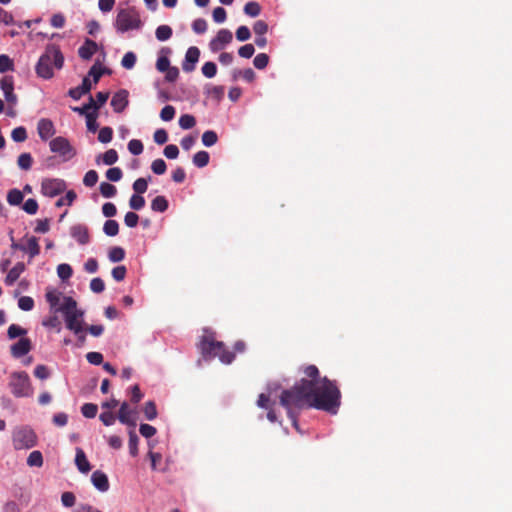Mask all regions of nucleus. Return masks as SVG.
Instances as JSON below:
<instances>
[{"label": "nucleus", "instance_id": "11", "mask_svg": "<svg viewBox=\"0 0 512 512\" xmlns=\"http://www.w3.org/2000/svg\"><path fill=\"white\" fill-rule=\"evenodd\" d=\"M32 349V343L29 338L22 337L18 342L13 344L10 348L11 355L14 358H20L30 352Z\"/></svg>", "mask_w": 512, "mask_h": 512}, {"label": "nucleus", "instance_id": "45", "mask_svg": "<svg viewBox=\"0 0 512 512\" xmlns=\"http://www.w3.org/2000/svg\"><path fill=\"white\" fill-rule=\"evenodd\" d=\"M129 206L133 210H140L145 206V199L139 194H134L129 200Z\"/></svg>", "mask_w": 512, "mask_h": 512}, {"label": "nucleus", "instance_id": "57", "mask_svg": "<svg viewBox=\"0 0 512 512\" xmlns=\"http://www.w3.org/2000/svg\"><path fill=\"white\" fill-rule=\"evenodd\" d=\"M148 182L145 178H138L133 183V190L136 194H143L147 191Z\"/></svg>", "mask_w": 512, "mask_h": 512}, {"label": "nucleus", "instance_id": "59", "mask_svg": "<svg viewBox=\"0 0 512 512\" xmlns=\"http://www.w3.org/2000/svg\"><path fill=\"white\" fill-rule=\"evenodd\" d=\"M22 208L26 213L34 215L37 213L38 203L35 199L29 198L25 201Z\"/></svg>", "mask_w": 512, "mask_h": 512}, {"label": "nucleus", "instance_id": "3", "mask_svg": "<svg viewBox=\"0 0 512 512\" xmlns=\"http://www.w3.org/2000/svg\"><path fill=\"white\" fill-rule=\"evenodd\" d=\"M64 64V56L56 45H49L45 53L40 57L36 65V73L39 77L50 79L53 77V67L61 69Z\"/></svg>", "mask_w": 512, "mask_h": 512}, {"label": "nucleus", "instance_id": "61", "mask_svg": "<svg viewBox=\"0 0 512 512\" xmlns=\"http://www.w3.org/2000/svg\"><path fill=\"white\" fill-rule=\"evenodd\" d=\"M212 17L216 23H223L227 18L226 10L223 7H216L213 10Z\"/></svg>", "mask_w": 512, "mask_h": 512}, {"label": "nucleus", "instance_id": "2", "mask_svg": "<svg viewBox=\"0 0 512 512\" xmlns=\"http://www.w3.org/2000/svg\"><path fill=\"white\" fill-rule=\"evenodd\" d=\"M203 360H212L216 357L223 364H231L235 359L234 352L228 350L223 342L216 339V333L211 329H204L197 344Z\"/></svg>", "mask_w": 512, "mask_h": 512}, {"label": "nucleus", "instance_id": "37", "mask_svg": "<svg viewBox=\"0 0 512 512\" xmlns=\"http://www.w3.org/2000/svg\"><path fill=\"white\" fill-rule=\"evenodd\" d=\"M62 294L55 290L47 291L45 297L47 302L50 304L51 308L57 309L56 307L59 305L60 298Z\"/></svg>", "mask_w": 512, "mask_h": 512}, {"label": "nucleus", "instance_id": "30", "mask_svg": "<svg viewBox=\"0 0 512 512\" xmlns=\"http://www.w3.org/2000/svg\"><path fill=\"white\" fill-rule=\"evenodd\" d=\"M100 193L105 198L114 197L117 193V189L113 184L108 182H102L99 186Z\"/></svg>", "mask_w": 512, "mask_h": 512}, {"label": "nucleus", "instance_id": "16", "mask_svg": "<svg viewBox=\"0 0 512 512\" xmlns=\"http://www.w3.org/2000/svg\"><path fill=\"white\" fill-rule=\"evenodd\" d=\"M91 482L100 492H106L110 487L107 475L100 470H96L92 473Z\"/></svg>", "mask_w": 512, "mask_h": 512}, {"label": "nucleus", "instance_id": "40", "mask_svg": "<svg viewBox=\"0 0 512 512\" xmlns=\"http://www.w3.org/2000/svg\"><path fill=\"white\" fill-rule=\"evenodd\" d=\"M224 87L223 86H213L207 89V94L210 98L215 101H220L224 97Z\"/></svg>", "mask_w": 512, "mask_h": 512}, {"label": "nucleus", "instance_id": "18", "mask_svg": "<svg viewBox=\"0 0 512 512\" xmlns=\"http://www.w3.org/2000/svg\"><path fill=\"white\" fill-rule=\"evenodd\" d=\"M92 88L91 82L88 77H84L80 86L71 88L68 95L74 100H79L84 94L90 92Z\"/></svg>", "mask_w": 512, "mask_h": 512}, {"label": "nucleus", "instance_id": "49", "mask_svg": "<svg viewBox=\"0 0 512 512\" xmlns=\"http://www.w3.org/2000/svg\"><path fill=\"white\" fill-rule=\"evenodd\" d=\"M201 71L205 77L212 78L217 73V66L214 62L209 61L202 66Z\"/></svg>", "mask_w": 512, "mask_h": 512}, {"label": "nucleus", "instance_id": "25", "mask_svg": "<svg viewBox=\"0 0 512 512\" xmlns=\"http://www.w3.org/2000/svg\"><path fill=\"white\" fill-rule=\"evenodd\" d=\"M23 193L18 189H11L7 194V202L12 206H17L23 201Z\"/></svg>", "mask_w": 512, "mask_h": 512}, {"label": "nucleus", "instance_id": "39", "mask_svg": "<svg viewBox=\"0 0 512 512\" xmlns=\"http://www.w3.org/2000/svg\"><path fill=\"white\" fill-rule=\"evenodd\" d=\"M73 270L69 264H59L57 267L58 277L62 280H67L72 276Z\"/></svg>", "mask_w": 512, "mask_h": 512}, {"label": "nucleus", "instance_id": "56", "mask_svg": "<svg viewBox=\"0 0 512 512\" xmlns=\"http://www.w3.org/2000/svg\"><path fill=\"white\" fill-rule=\"evenodd\" d=\"M105 74V68H102L95 63L89 70L88 75L93 77L94 83H98L102 75Z\"/></svg>", "mask_w": 512, "mask_h": 512}, {"label": "nucleus", "instance_id": "35", "mask_svg": "<svg viewBox=\"0 0 512 512\" xmlns=\"http://www.w3.org/2000/svg\"><path fill=\"white\" fill-rule=\"evenodd\" d=\"M143 412L147 420H153L157 417V408L154 401H148L145 403Z\"/></svg>", "mask_w": 512, "mask_h": 512}, {"label": "nucleus", "instance_id": "52", "mask_svg": "<svg viewBox=\"0 0 512 512\" xmlns=\"http://www.w3.org/2000/svg\"><path fill=\"white\" fill-rule=\"evenodd\" d=\"M151 169L155 174L162 175L166 172L167 166L165 161L159 158L152 162Z\"/></svg>", "mask_w": 512, "mask_h": 512}, {"label": "nucleus", "instance_id": "17", "mask_svg": "<svg viewBox=\"0 0 512 512\" xmlns=\"http://www.w3.org/2000/svg\"><path fill=\"white\" fill-rule=\"evenodd\" d=\"M97 50L98 44L95 41L87 38L83 45L79 47L78 54L79 57L83 60H90L92 56L97 52Z\"/></svg>", "mask_w": 512, "mask_h": 512}, {"label": "nucleus", "instance_id": "14", "mask_svg": "<svg viewBox=\"0 0 512 512\" xmlns=\"http://www.w3.org/2000/svg\"><path fill=\"white\" fill-rule=\"evenodd\" d=\"M128 92L126 90H119L114 94L111 100V106L116 113H121L128 106Z\"/></svg>", "mask_w": 512, "mask_h": 512}, {"label": "nucleus", "instance_id": "7", "mask_svg": "<svg viewBox=\"0 0 512 512\" xmlns=\"http://www.w3.org/2000/svg\"><path fill=\"white\" fill-rule=\"evenodd\" d=\"M9 387L17 398L29 397L33 393L29 375L25 371L13 372L10 375Z\"/></svg>", "mask_w": 512, "mask_h": 512}, {"label": "nucleus", "instance_id": "63", "mask_svg": "<svg viewBox=\"0 0 512 512\" xmlns=\"http://www.w3.org/2000/svg\"><path fill=\"white\" fill-rule=\"evenodd\" d=\"M253 31L256 36L265 35L268 31V24L263 20H258L253 25Z\"/></svg>", "mask_w": 512, "mask_h": 512}, {"label": "nucleus", "instance_id": "50", "mask_svg": "<svg viewBox=\"0 0 512 512\" xmlns=\"http://www.w3.org/2000/svg\"><path fill=\"white\" fill-rule=\"evenodd\" d=\"M98 181V173L95 170H89L83 178V184L87 187H93Z\"/></svg>", "mask_w": 512, "mask_h": 512}, {"label": "nucleus", "instance_id": "22", "mask_svg": "<svg viewBox=\"0 0 512 512\" xmlns=\"http://www.w3.org/2000/svg\"><path fill=\"white\" fill-rule=\"evenodd\" d=\"M75 464L78 470L82 473H88L91 469L90 463L84 451L80 448H77L76 450Z\"/></svg>", "mask_w": 512, "mask_h": 512}, {"label": "nucleus", "instance_id": "19", "mask_svg": "<svg viewBox=\"0 0 512 512\" xmlns=\"http://www.w3.org/2000/svg\"><path fill=\"white\" fill-rule=\"evenodd\" d=\"M134 411L129 408V405L127 402H123L120 406L119 413H118V419L121 423L127 424L130 426H135L136 421L133 418Z\"/></svg>", "mask_w": 512, "mask_h": 512}, {"label": "nucleus", "instance_id": "55", "mask_svg": "<svg viewBox=\"0 0 512 512\" xmlns=\"http://www.w3.org/2000/svg\"><path fill=\"white\" fill-rule=\"evenodd\" d=\"M128 150L133 155H140L143 152V144L140 140L132 139L128 143Z\"/></svg>", "mask_w": 512, "mask_h": 512}, {"label": "nucleus", "instance_id": "34", "mask_svg": "<svg viewBox=\"0 0 512 512\" xmlns=\"http://www.w3.org/2000/svg\"><path fill=\"white\" fill-rule=\"evenodd\" d=\"M210 155L207 151H198L194 154V165L197 167H205L209 163Z\"/></svg>", "mask_w": 512, "mask_h": 512}, {"label": "nucleus", "instance_id": "33", "mask_svg": "<svg viewBox=\"0 0 512 512\" xmlns=\"http://www.w3.org/2000/svg\"><path fill=\"white\" fill-rule=\"evenodd\" d=\"M33 158L30 153H22L19 155L17 164L22 170H29L32 166Z\"/></svg>", "mask_w": 512, "mask_h": 512}, {"label": "nucleus", "instance_id": "44", "mask_svg": "<svg viewBox=\"0 0 512 512\" xmlns=\"http://www.w3.org/2000/svg\"><path fill=\"white\" fill-rule=\"evenodd\" d=\"M76 197H77L76 193L73 190H69L66 193L65 197H62L56 201L55 206L62 207L65 204L70 206V205H72V203L74 202Z\"/></svg>", "mask_w": 512, "mask_h": 512}, {"label": "nucleus", "instance_id": "62", "mask_svg": "<svg viewBox=\"0 0 512 512\" xmlns=\"http://www.w3.org/2000/svg\"><path fill=\"white\" fill-rule=\"evenodd\" d=\"M255 48L252 44H245L238 49V54L242 58L249 59L253 56Z\"/></svg>", "mask_w": 512, "mask_h": 512}, {"label": "nucleus", "instance_id": "51", "mask_svg": "<svg viewBox=\"0 0 512 512\" xmlns=\"http://www.w3.org/2000/svg\"><path fill=\"white\" fill-rule=\"evenodd\" d=\"M123 176L122 170L119 167H112L106 171V177L109 181H120Z\"/></svg>", "mask_w": 512, "mask_h": 512}, {"label": "nucleus", "instance_id": "10", "mask_svg": "<svg viewBox=\"0 0 512 512\" xmlns=\"http://www.w3.org/2000/svg\"><path fill=\"white\" fill-rule=\"evenodd\" d=\"M0 87L4 93L5 100L15 105L17 103V95L14 93V81L12 76H5L0 80Z\"/></svg>", "mask_w": 512, "mask_h": 512}, {"label": "nucleus", "instance_id": "8", "mask_svg": "<svg viewBox=\"0 0 512 512\" xmlns=\"http://www.w3.org/2000/svg\"><path fill=\"white\" fill-rule=\"evenodd\" d=\"M66 189V183L62 179L46 178L41 183V192L44 196L55 197Z\"/></svg>", "mask_w": 512, "mask_h": 512}, {"label": "nucleus", "instance_id": "26", "mask_svg": "<svg viewBox=\"0 0 512 512\" xmlns=\"http://www.w3.org/2000/svg\"><path fill=\"white\" fill-rule=\"evenodd\" d=\"M103 231L107 236L113 237L119 233V224L116 220H107L104 223Z\"/></svg>", "mask_w": 512, "mask_h": 512}, {"label": "nucleus", "instance_id": "42", "mask_svg": "<svg viewBox=\"0 0 512 512\" xmlns=\"http://www.w3.org/2000/svg\"><path fill=\"white\" fill-rule=\"evenodd\" d=\"M101 157L105 165H113L118 160V153L115 149H109Z\"/></svg>", "mask_w": 512, "mask_h": 512}, {"label": "nucleus", "instance_id": "60", "mask_svg": "<svg viewBox=\"0 0 512 512\" xmlns=\"http://www.w3.org/2000/svg\"><path fill=\"white\" fill-rule=\"evenodd\" d=\"M175 116V108L171 105H166L160 112V118L163 121H171Z\"/></svg>", "mask_w": 512, "mask_h": 512}, {"label": "nucleus", "instance_id": "43", "mask_svg": "<svg viewBox=\"0 0 512 512\" xmlns=\"http://www.w3.org/2000/svg\"><path fill=\"white\" fill-rule=\"evenodd\" d=\"M97 411H98V407L96 404H93V403H85L81 407V412H82L83 416L86 418H94L97 414Z\"/></svg>", "mask_w": 512, "mask_h": 512}, {"label": "nucleus", "instance_id": "36", "mask_svg": "<svg viewBox=\"0 0 512 512\" xmlns=\"http://www.w3.org/2000/svg\"><path fill=\"white\" fill-rule=\"evenodd\" d=\"M138 442H139V438H138L137 434L135 433V431H133V430L129 431V443H128L129 453L134 457L137 456V454H138Z\"/></svg>", "mask_w": 512, "mask_h": 512}, {"label": "nucleus", "instance_id": "23", "mask_svg": "<svg viewBox=\"0 0 512 512\" xmlns=\"http://www.w3.org/2000/svg\"><path fill=\"white\" fill-rule=\"evenodd\" d=\"M151 209L163 213L168 209V201L164 196H157L151 202Z\"/></svg>", "mask_w": 512, "mask_h": 512}, {"label": "nucleus", "instance_id": "6", "mask_svg": "<svg viewBox=\"0 0 512 512\" xmlns=\"http://www.w3.org/2000/svg\"><path fill=\"white\" fill-rule=\"evenodd\" d=\"M12 443L16 450L30 449L37 444V435L30 426H17L12 432Z\"/></svg>", "mask_w": 512, "mask_h": 512}, {"label": "nucleus", "instance_id": "24", "mask_svg": "<svg viewBox=\"0 0 512 512\" xmlns=\"http://www.w3.org/2000/svg\"><path fill=\"white\" fill-rule=\"evenodd\" d=\"M27 465L30 467H42L43 466V455L40 451H32L27 458Z\"/></svg>", "mask_w": 512, "mask_h": 512}, {"label": "nucleus", "instance_id": "1", "mask_svg": "<svg viewBox=\"0 0 512 512\" xmlns=\"http://www.w3.org/2000/svg\"><path fill=\"white\" fill-rule=\"evenodd\" d=\"M304 377L280 395V404L287 410L293 426L298 429L296 409L315 408L336 414L341 405V392L336 381L321 377L315 365L302 368Z\"/></svg>", "mask_w": 512, "mask_h": 512}, {"label": "nucleus", "instance_id": "31", "mask_svg": "<svg viewBox=\"0 0 512 512\" xmlns=\"http://www.w3.org/2000/svg\"><path fill=\"white\" fill-rule=\"evenodd\" d=\"M27 334V330L17 324H11L8 327L7 335L9 339H15L17 337H23Z\"/></svg>", "mask_w": 512, "mask_h": 512}, {"label": "nucleus", "instance_id": "20", "mask_svg": "<svg viewBox=\"0 0 512 512\" xmlns=\"http://www.w3.org/2000/svg\"><path fill=\"white\" fill-rule=\"evenodd\" d=\"M26 266L23 262H18L14 265L13 268L10 269L8 274L5 277V284L7 286H12L20 277V275L25 271Z\"/></svg>", "mask_w": 512, "mask_h": 512}, {"label": "nucleus", "instance_id": "46", "mask_svg": "<svg viewBox=\"0 0 512 512\" xmlns=\"http://www.w3.org/2000/svg\"><path fill=\"white\" fill-rule=\"evenodd\" d=\"M11 137L15 142H24L27 139V131L22 126L14 128Z\"/></svg>", "mask_w": 512, "mask_h": 512}, {"label": "nucleus", "instance_id": "32", "mask_svg": "<svg viewBox=\"0 0 512 512\" xmlns=\"http://www.w3.org/2000/svg\"><path fill=\"white\" fill-rule=\"evenodd\" d=\"M91 109H94L95 112L98 109V106L96 105L95 100L93 99L92 96L89 97V102L87 104H84L82 107H73L72 108V110L74 112H77V113H79L81 115H85V116H86V113H91L90 112Z\"/></svg>", "mask_w": 512, "mask_h": 512}, {"label": "nucleus", "instance_id": "15", "mask_svg": "<svg viewBox=\"0 0 512 512\" xmlns=\"http://www.w3.org/2000/svg\"><path fill=\"white\" fill-rule=\"evenodd\" d=\"M39 137L46 141L55 134L54 124L50 119H40L37 125Z\"/></svg>", "mask_w": 512, "mask_h": 512}, {"label": "nucleus", "instance_id": "54", "mask_svg": "<svg viewBox=\"0 0 512 512\" xmlns=\"http://www.w3.org/2000/svg\"><path fill=\"white\" fill-rule=\"evenodd\" d=\"M18 306L23 311H30L34 307V300L29 296H22L18 300Z\"/></svg>", "mask_w": 512, "mask_h": 512}, {"label": "nucleus", "instance_id": "47", "mask_svg": "<svg viewBox=\"0 0 512 512\" xmlns=\"http://www.w3.org/2000/svg\"><path fill=\"white\" fill-rule=\"evenodd\" d=\"M269 63V56L266 53H259L253 60V64L257 69H264Z\"/></svg>", "mask_w": 512, "mask_h": 512}, {"label": "nucleus", "instance_id": "58", "mask_svg": "<svg viewBox=\"0 0 512 512\" xmlns=\"http://www.w3.org/2000/svg\"><path fill=\"white\" fill-rule=\"evenodd\" d=\"M136 63V55L133 52H127L121 61V64L126 69H132Z\"/></svg>", "mask_w": 512, "mask_h": 512}, {"label": "nucleus", "instance_id": "4", "mask_svg": "<svg viewBox=\"0 0 512 512\" xmlns=\"http://www.w3.org/2000/svg\"><path fill=\"white\" fill-rule=\"evenodd\" d=\"M56 312H61L64 315L67 329L79 334L83 330L84 312L77 308V302L69 296H63L62 304L56 309Z\"/></svg>", "mask_w": 512, "mask_h": 512}, {"label": "nucleus", "instance_id": "12", "mask_svg": "<svg viewBox=\"0 0 512 512\" xmlns=\"http://www.w3.org/2000/svg\"><path fill=\"white\" fill-rule=\"evenodd\" d=\"M49 146L52 152L58 153L62 156H65L72 151L69 141L61 136L52 139Z\"/></svg>", "mask_w": 512, "mask_h": 512}, {"label": "nucleus", "instance_id": "48", "mask_svg": "<svg viewBox=\"0 0 512 512\" xmlns=\"http://www.w3.org/2000/svg\"><path fill=\"white\" fill-rule=\"evenodd\" d=\"M217 140L218 136L216 132L212 130H208L204 132V134L202 135V143L207 147L214 145L217 142Z\"/></svg>", "mask_w": 512, "mask_h": 512}, {"label": "nucleus", "instance_id": "13", "mask_svg": "<svg viewBox=\"0 0 512 512\" xmlns=\"http://www.w3.org/2000/svg\"><path fill=\"white\" fill-rule=\"evenodd\" d=\"M70 234L81 245H86L90 241L88 227L84 224L73 225Z\"/></svg>", "mask_w": 512, "mask_h": 512}, {"label": "nucleus", "instance_id": "29", "mask_svg": "<svg viewBox=\"0 0 512 512\" xmlns=\"http://www.w3.org/2000/svg\"><path fill=\"white\" fill-rule=\"evenodd\" d=\"M155 35L159 41H166L172 36V29L168 25H160L157 27Z\"/></svg>", "mask_w": 512, "mask_h": 512}, {"label": "nucleus", "instance_id": "28", "mask_svg": "<svg viewBox=\"0 0 512 512\" xmlns=\"http://www.w3.org/2000/svg\"><path fill=\"white\" fill-rule=\"evenodd\" d=\"M261 12V6L256 1H249L244 6V13L250 17H257Z\"/></svg>", "mask_w": 512, "mask_h": 512}, {"label": "nucleus", "instance_id": "64", "mask_svg": "<svg viewBox=\"0 0 512 512\" xmlns=\"http://www.w3.org/2000/svg\"><path fill=\"white\" fill-rule=\"evenodd\" d=\"M139 431H140V434L145 438H151L157 432L156 428L150 424H141Z\"/></svg>", "mask_w": 512, "mask_h": 512}, {"label": "nucleus", "instance_id": "21", "mask_svg": "<svg viewBox=\"0 0 512 512\" xmlns=\"http://www.w3.org/2000/svg\"><path fill=\"white\" fill-rule=\"evenodd\" d=\"M22 252L28 253L30 260L39 255L40 245L38 239L34 236L27 238L25 243H23Z\"/></svg>", "mask_w": 512, "mask_h": 512}, {"label": "nucleus", "instance_id": "41", "mask_svg": "<svg viewBox=\"0 0 512 512\" xmlns=\"http://www.w3.org/2000/svg\"><path fill=\"white\" fill-rule=\"evenodd\" d=\"M97 112L93 111L92 113H86V124L87 129L90 132H96L98 129V123H97Z\"/></svg>", "mask_w": 512, "mask_h": 512}, {"label": "nucleus", "instance_id": "53", "mask_svg": "<svg viewBox=\"0 0 512 512\" xmlns=\"http://www.w3.org/2000/svg\"><path fill=\"white\" fill-rule=\"evenodd\" d=\"M113 137V130L110 127H103L98 134V140L101 143H109Z\"/></svg>", "mask_w": 512, "mask_h": 512}, {"label": "nucleus", "instance_id": "38", "mask_svg": "<svg viewBox=\"0 0 512 512\" xmlns=\"http://www.w3.org/2000/svg\"><path fill=\"white\" fill-rule=\"evenodd\" d=\"M14 69V63L12 59L6 54L0 55V73L12 71Z\"/></svg>", "mask_w": 512, "mask_h": 512}, {"label": "nucleus", "instance_id": "27", "mask_svg": "<svg viewBox=\"0 0 512 512\" xmlns=\"http://www.w3.org/2000/svg\"><path fill=\"white\" fill-rule=\"evenodd\" d=\"M109 260L111 262H120L125 258V250L122 247H112L108 253Z\"/></svg>", "mask_w": 512, "mask_h": 512}, {"label": "nucleus", "instance_id": "9", "mask_svg": "<svg viewBox=\"0 0 512 512\" xmlns=\"http://www.w3.org/2000/svg\"><path fill=\"white\" fill-rule=\"evenodd\" d=\"M233 39L232 32L228 29H221L218 31L215 38H213L210 43L209 47L211 51L218 52L222 50L225 45L229 44Z\"/></svg>", "mask_w": 512, "mask_h": 512}, {"label": "nucleus", "instance_id": "5", "mask_svg": "<svg viewBox=\"0 0 512 512\" xmlns=\"http://www.w3.org/2000/svg\"><path fill=\"white\" fill-rule=\"evenodd\" d=\"M142 25L140 15L134 7L120 9L115 20L117 31L124 33L129 30L139 29Z\"/></svg>", "mask_w": 512, "mask_h": 512}]
</instances>
